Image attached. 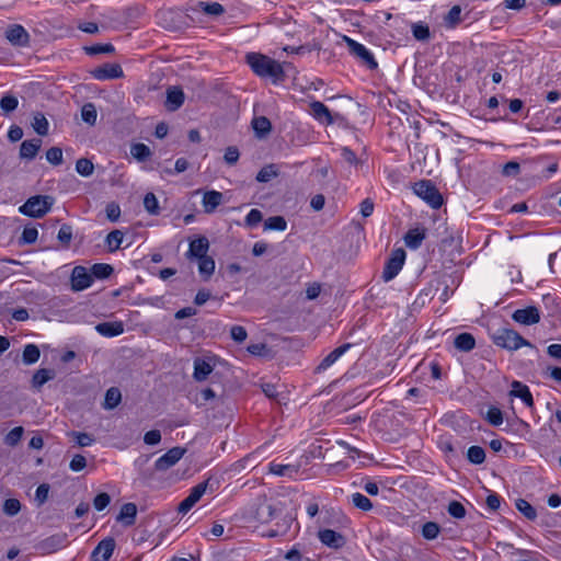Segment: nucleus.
Listing matches in <instances>:
<instances>
[{"label": "nucleus", "instance_id": "nucleus-1", "mask_svg": "<svg viewBox=\"0 0 561 561\" xmlns=\"http://www.w3.org/2000/svg\"><path fill=\"white\" fill-rule=\"evenodd\" d=\"M245 59L256 76L268 78L275 84L285 80L284 67L277 60L260 53H249Z\"/></svg>", "mask_w": 561, "mask_h": 561}, {"label": "nucleus", "instance_id": "nucleus-2", "mask_svg": "<svg viewBox=\"0 0 561 561\" xmlns=\"http://www.w3.org/2000/svg\"><path fill=\"white\" fill-rule=\"evenodd\" d=\"M492 341L496 346L508 351H516L522 346H533L516 331L508 328H500L492 334Z\"/></svg>", "mask_w": 561, "mask_h": 561}, {"label": "nucleus", "instance_id": "nucleus-3", "mask_svg": "<svg viewBox=\"0 0 561 561\" xmlns=\"http://www.w3.org/2000/svg\"><path fill=\"white\" fill-rule=\"evenodd\" d=\"M54 204V198L48 195H36L30 197L19 210L21 214L32 217L41 218L46 215Z\"/></svg>", "mask_w": 561, "mask_h": 561}, {"label": "nucleus", "instance_id": "nucleus-4", "mask_svg": "<svg viewBox=\"0 0 561 561\" xmlns=\"http://www.w3.org/2000/svg\"><path fill=\"white\" fill-rule=\"evenodd\" d=\"M413 192L434 209H438L443 205L442 194L430 180L416 182Z\"/></svg>", "mask_w": 561, "mask_h": 561}, {"label": "nucleus", "instance_id": "nucleus-5", "mask_svg": "<svg viewBox=\"0 0 561 561\" xmlns=\"http://www.w3.org/2000/svg\"><path fill=\"white\" fill-rule=\"evenodd\" d=\"M214 484H217V481H213L211 479H207L204 482L198 483L194 488L191 489L190 494L179 504L178 512L182 515H185L191 511V508L202 499V496L209 489L214 491Z\"/></svg>", "mask_w": 561, "mask_h": 561}, {"label": "nucleus", "instance_id": "nucleus-6", "mask_svg": "<svg viewBox=\"0 0 561 561\" xmlns=\"http://www.w3.org/2000/svg\"><path fill=\"white\" fill-rule=\"evenodd\" d=\"M343 41L345 42L350 54L357 58L360 64L365 65L370 70L377 69L378 62L369 49L346 35L343 36Z\"/></svg>", "mask_w": 561, "mask_h": 561}, {"label": "nucleus", "instance_id": "nucleus-7", "mask_svg": "<svg viewBox=\"0 0 561 561\" xmlns=\"http://www.w3.org/2000/svg\"><path fill=\"white\" fill-rule=\"evenodd\" d=\"M405 255V251L402 248H398L391 252L382 271L385 282H390L399 274L404 265Z\"/></svg>", "mask_w": 561, "mask_h": 561}, {"label": "nucleus", "instance_id": "nucleus-8", "mask_svg": "<svg viewBox=\"0 0 561 561\" xmlns=\"http://www.w3.org/2000/svg\"><path fill=\"white\" fill-rule=\"evenodd\" d=\"M70 282L71 289L73 291H81L89 288L92 285L93 276L87 267L78 265L75 266L71 272Z\"/></svg>", "mask_w": 561, "mask_h": 561}, {"label": "nucleus", "instance_id": "nucleus-9", "mask_svg": "<svg viewBox=\"0 0 561 561\" xmlns=\"http://www.w3.org/2000/svg\"><path fill=\"white\" fill-rule=\"evenodd\" d=\"M185 453L186 449L180 446L169 449L165 454H163L160 458L156 460V470L165 471L170 469L180 461V459L185 455Z\"/></svg>", "mask_w": 561, "mask_h": 561}, {"label": "nucleus", "instance_id": "nucleus-10", "mask_svg": "<svg viewBox=\"0 0 561 561\" xmlns=\"http://www.w3.org/2000/svg\"><path fill=\"white\" fill-rule=\"evenodd\" d=\"M91 76L96 80L105 81L123 78L124 71L118 64H104L94 68Z\"/></svg>", "mask_w": 561, "mask_h": 561}, {"label": "nucleus", "instance_id": "nucleus-11", "mask_svg": "<svg viewBox=\"0 0 561 561\" xmlns=\"http://www.w3.org/2000/svg\"><path fill=\"white\" fill-rule=\"evenodd\" d=\"M512 319L524 325L536 324L540 321V311L535 306L517 309L513 312Z\"/></svg>", "mask_w": 561, "mask_h": 561}, {"label": "nucleus", "instance_id": "nucleus-12", "mask_svg": "<svg viewBox=\"0 0 561 561\" xmlns=\"http://www.w3.org/2000/svg\"><path fill=\"white\" fill-rule=\"evenodd\" d=\"M5 38L18 47H26L30 44V34L20 24H14L5 31Z\"/></svg>", "mask_w": 561, "mask_h": 561}, {"label": "nucleus", "instance_id": "nucleus-13", "mask_svg": "<svg viewBox=\"0 0 561 561\" xmlns=\"http://www.w3.org/2000/svg\"><path fill=\"white\" fill-rule=\"evenodd\" d=\"M310 114L316 121L323 125H332L335 122V117L339 114L332 115L329 107L320 101H313L310 103Z\"/></svg>", "mask_w": 561, "mask_h": 561}, {"label": "nucleus", "instance_id": "nucleus-14", "mask_svg": "<svg viewBox=\"0 0 561 561\" xmlns=\"http://www.w3.org/2000/svg\"><path fill=\"white\" fill-rule=\"evenodd\" d=\"M115 546V539L112 537L101 540L92 551L91 557L93 561H108L114 552Z\"/></svg>", "mask_w": 561, "mask_h": 561}, {"label": "nucleus", "instance_id": "nucleus-15", "mask_svg": "<svg viewBox=\"0 0 561 561\" xmlns=\"http://www.w3.org/2000/svg\"><path fill=\"white\" fill-rule=\"evenodd\" d=\"M318 538L322 545L332 549H340L345 545L344 536L332 529L319 530Z\"/></svg>", "mask_w": 561, "mask_h": 561}, {"label": "nucleus", "instance_id": "nucleus-16", "mask_svg": "<svg viewBox=\"0 0 561 561\" xmlns=\"http://www.w3.org/2000/svg\"><path fill=\"white\" fill-rule=\"evenodd\" d=\"M352 347L351 343H345L332 352H330L316 367L314 373L320 374L331 367L342 355H344Z\"/></svg>", "mask_w": 561, "mask_h": 561}, {"label": "nucleus", "instance_id": "nucleus-17", "mask_svg": "<svg viewBox=\"0 0 561 561\" xmlns=\"http://www.w3.org/2000/svg\"><path fill=\"white\" fill-rule=\"evenodd\" d=\"M184 103V92L179 87H169L167 90L165 107L168 111L174 112Z\"/></svg>", "mask_w": 561, "mask_h": 561}, {"label": "nucleus", "instance_id": "nucleus-18", "mask_svg": "<svg viewBox=\"0 0 561 561\" xmlns=\"http://www.w3.org/2000/svg\"><path fill=\"white\" fill-rule=\"evenodd\" d=\"M95 331L105 337L118 336L124 332V323L122 321L101 322L95 325Z\"/></svg>", "mask_w": 561, "mask_h": 561}, {"label": "nucleus", "instance_id": "nucleus-19", "mask_svg": "<svg viewBox=\"0 0 561 561\" xmlns=\"http://www.w3.org/2000/svg\"><path fill=\"white\" fill-rule=\"evenodd\" d=\"M209 248V242L206 237H199L190 243V248L187 251L188 259H201L207 256V251Z\"/></svg>", "mask_w": 561, "mask_h": 561}, {"label": "nucleus", "instance_id": "nucleus-20", "mask_svg": "<svg viewBox=\"0 0 561 561\" xmlns=\"http://www.w3.org/2000/svg\"><path fill=\"white\" fill-rule=\"evenodd\" d=\"M510 396L519 398L529 408L534 405L533 394L528 386L522 383L520 381L515 380L512 382V390L510 391Z\"/></svg>", "mask_w": 561, "mask_h": 561}, {"label": "nucleus", "instance_id": "nucleus-21", "mask_svg": "<svg viewBox=\"0 0 561 561\" xmlns=\"http://www.w3.org/2000/svg\"><path fill=\"white\" fill-rule=\"evenodd\" d=\"M426 237L425 228L410 229L404 236V243L411 250H416L421 247Z\"/></svg>", "mask_w": 561, "mask_h": 561}, {"label": "nucleus", "instance_id": "nucleus-22", "mask_svg": "<svg viewBox=\"0 0 561 561\" xmlns=\"http://www.w3.org/2000/svg\"><path fill=\"white\" fill-rule=\"evenodd\" d=\"M222 193L218 191H207L203 196V207L206 214H211L222 203Z\"/></svg>", "mask_w": 561, "mask_h": 561}, {"label": "nucleus", "instance_id": "nucleus-23", "mask_svg": "<svg viewBox=\"0 0 561 561\" xmlns=\"http://www.w3.org/2000/svg\"><path fill=\"white\" fill-rule=\"evenodd\" d=\"M42 146V140L38 138L24 140L20 146V157L22 159L32 160L36 157Z\"/></svg>", "mask_w": 561, "mask_h": 561}, {"label": "nucleus", "instance_id": "nucleus-24", "mask_svg": "<svg viewBox=\"0 0 561 561\" xmlns=\"http://www.w3.org/2000/svg\"><path fill=\"white\" fill-rule=\"evenodd\" d=\"M137 506L134 503H126L121 507L117 520L125 526H133L136 520Z\"/></svg>", "mask_w": 561, "mask_h": 561}, {"label": "nucleus", "instance_id": "nucleus-25", "mask_svg": "<svg viewBox=\"0 0 561 561\" xmlns=\"http://www.w3.org/2000/svg\"><path fill=\"white\" fill-rule=\"evenodd\" d=\"M268 471L278 477L293 478L298 473V468L294 465H283L272 461L268 463Z\"/></svg>", "mask_w": 561, "mask_h": 561}, {"label": "nucleus", "instance_id": "nucleus-26", "mask_svg": "<svg viewBox=\"0 0 561 561\" xmlns=\"http://www.w3.org/2000/svg\"><path fill=\"white\" fill-rule=\"evenodd\" d=\"M454 346L460 352H470L476 347V340L471 333H460L454 340Z\"/></svg>", "mask_w": 561, "mask_h": 561}, {"label": "nucleus", "instance_id": "nucleus-27", "mask_svg": "<svg viewBox=\"0 0 561 561\" xmlns=\"http://www.w3.org/2000/svg\"><path fill=\"white\" fill-rule=\"evenodd\" d=\"M213 371V366L205 359L196 358L194 360L193 377L197 381H204Z\"/></svg>", "mask_w": 561, "mask_h": 561}, {"label": "nucleus", "instance_id": "nucleus-28", "mask_svg": "<svg viewBox=\"0 0 561 561\" xmlns=\"http://www.w3.org/2000/svg\"><path fill=\"white\" fill-rule=\"evenodd\" d=\"M122 401V393L117 387H111L106 390L104 402L102 404L105 410L115 409Z\"/></svg>", "mask_w": 561, "mask_h": 561}, {"label": "nucleus", "instance_id": "nucleus-29", "mask_svg": "<svg viewBox=\"0 0 561 561\" xmlns=\"http://www.w3.org/2000/svg\"><path fill=\"white\" fill-rule=\"evenodd\" d=\"M65 542H66V537L62 536V535H54V536H50L48 538H46L45 540H43L41 543H39V547L45 551V552H54L60 548H62L65 546Z\"/></svg>", "mask_w": 561, "mask_h": 561}, {"label": "nucleus", "instance_id": "nucleus-30", "mask_svg": "<svg viewBox=\"0 0 561 561\" xmlns=\"http://www.w3.org/2000/svg\"><path fill=\"white\" fill-rule=\"evenodd\" d=\"M252 127L257 137L263 138L267 134H270L272 129V124L270 119L265 116L254 117L252 121Z\"/></svg>", "mask_w": 561, "mask_h": 561}, {"label": "nucleus", "instance_id": "nucleus-31", "mask_svg": "<svg viewBox=\"0 0 561 561\" xmlns=\"http://www.w3.org/2000/svg\"><path fill=\"white\" fill-rule=\"evenodd\" d=\"M55 377V373L51 369L41 368L38 369L32 378V386L36 389H39L47 381L51 380Z\"/></svg>", "mask_w": 561, "mask_h": 561}, {"label": "nucleus", "instance_id": "nucleus-32", "mask_svg": "<svg viewBox=\"0 0 561 561\" xmlns=\"http://www.w3.org/2000/svg\"><path fill=\"white\" fill-rule=\"evenodd\" d=\"M130 154L138 162H145L151 157L152 152L147 145H145L142 142H137L130 147Z\"/></svg>", "mask_w": 561, "mask_h": 561}, {"label": "nucleus", "instance_id": "nucleus-33", "mask_svg": "<svg viewBox=\"0 0 561 561\" xmlns=\"http://www.w3.org/2000/svg\"><path fill=\"white\" fill-rule=\"evenodd\" d=\"M198 260V272L205 278L208 279L215 272V261L210 256H204Z\"/></svg>", "mask_w": 561, "mask_h": 561}, {"label": "nucleus", "instance_id": "nucleus-34", "mask_svg": "<svg viewBox=\"0 0 561 561\" xmlns=\"http://www.w3.org/2000/svg\"><path fill=\"white\" fill-rule=\"evenodd\" d=\"M113 266L106 263H95L91 267L93 279H106L113 274Z\"/></svg>", "mask_w": 561, "mask_h": 561}, {"label": "nucleus", "instance_id": "nucleus-35", "mask_svg": "<svg viewBox=\"0 0 561 561\" xmlns=\"http://www.w3.org/2000/svg\"><path fill=\"white\" fill-rule=\"evenodd\" d=\"M41 351L35 344L25 345L22 354L23 363L26 365H31L36 363L39 359Z\"/></svg>", "mask_w": 561, "mask_h": 561}, {"label": "nucleus", "instance_id": "nucleus-36", "mask_svg": "<svg viewBox=\"0 0 561 561\" xmlns=\"http://www.w3.org/2000/svg\"><path fill=\"white\" fill-rule=\"evenodd\" d=\"M124 239V233L121 230L111 231L105 239V243L110 252H115L119 249Z\"/></svg>", "mask_w": 561, "mask_h": 561}, {"label": "nucleus", "instance_id": "nucleus-37", "mask_svg": "<svg viewBox=\"0 0 561 561\" xmlns=\"http://www.w3.org/2000/svg\"><path fill=\"white\" fill-rule=\"evenodd\" d=\"M198 7L207 15L218 16L225 13V8L218 2L199 1Z\"/></svg>", "mask_w": 561, "mask_h": 561}, {"label": "nucleus", "instance_id": "nucleus-38", "mask_svg": "<svg viewBox=\"0 0 561 561\" xmlns=\"http://www.w3.org/2000/svg\"><path fill=\"white\" fill-rule=\"evenodd\" d=\"M274 516L275 508L271 504H261L256 508V519L262 524L268 523L274 518Z\"/></svg>", "mask_w": 561, "mask_h": 561}, {"label": "nucleus", "instance_id": "nucleus-39", "mask_svg": "<svg viewBox=\"0 0 561 561\" xmlns=\"http://www.w3.org/2000/svg\"><path fill=\"white\" fill-rule=\"evenodd\" d=\"M19 105V100L13 94H4L0 100V108L4 115L15 111Z\"/></svg>", "mask_w": 561, "mask_h": 561}, {"label": "nucleus", "instance_id": "nucleus-40", "mask_svg": "<svg viewBox=\"0 0 561 561\" xmlns=\"http://www.w3.org/2000/svg\"><path fill=\"white\" fill-rule=\"evenodd\" d=\"M32 127L39 136L48 134V121L42 113H36L33 117Z\"/></svg>", "mask_w": 561, "mask_h": 561}, {"label": "nucleus", "instance_id": "nucleus-41", "mask_svg": "<svg viewBox=\"0 0 561 561\" xmlns=\"http://www.w3.org/2000/svg\"><path fill=\"white\" fill-rule=\"evenodd\" d=\"M351 502L356 508L362 510L364 512H368L373 508L371 501L359 492L353 493L351 495Z\"/></svg>", "mask_w": 561, "mask_h": 561}, {"label": "nucleus", "instance_id": "nucleus-42", "mask_svg": "<svg viewBox=\"0 0 561 561\" xmlns=\"http://www.w3.org/2000/svg\"><path fill=\"white\" fill-rule=\"evenodd\" d=\"M98 112L93 103H85L81 108V118L90 126L96 123Z\"/></svg>", "mask_w": 561, "mask_h": 561}, {"label": "nucleus", "instance_id": "nucleus-43", "mask_svg": "<svg viewBox=\"0 0 561 561\" xmlns=\"http://www.w3.org/2000/svg\"><path fill=\"white\" fill-rule=\"evenodd\" d=\"M287 228V221L283 216H273L264 221V230L284 231Z\"/></svg>", "mask_w": 561, "mask_h": 561}, {"label": "nucleus", "instance_id": "nucleus-44", "mask_svg": "<svg viewBox=\"0 0 561 561\" xmlns=\"http://www.w3.org/2000/svg\"><path fill=\"white\" fill-rule=\"evenodd\" d=\"M278 175V171L274 164L263 167L256 174V181L261 183L270 182Z\"/></svg>", "mask_w": 561, "mask_h": 561}, {"label": "nucleus", "instance_id": "nucleus-45", "mask_svg": "<svg viewBox=\"0 0 561 561\" xmlns=\"http://www.w3.org/2000/svg\"><path fill=\"white\" fill-rule=\"evenodd\" d=\"M516 508L529 520H534L537 517L536 508L524 499L516 501Z\"/></svg>", "mask_w": 561, "mask_h": 561}, {"label": "nucleus", "instance_id": "nucleus-46", "mask_svg": "<svg viewBox=\"0 0 561 561\" xmlns=\"http://www.w3.org/2000/svg\"><path fill=\"white\" fill-rule=\"evenodd\" d=\"M468 460L474 465H481L485 460V451L480 446H471L467 451Z\"/></svg>", "mask_w": 561, "mask_h": 561}, {"label": "nucleus", "instance_id": "nucleus-47", "mask_svg": "<svg viewBox=\"0 0 561 561\" xmlns=\"http://www.w3.org/2000/svg\"><path fill=\"white\" fill-rule=\"evenodd\" d=\"M144 207L150 215H159V202L153 193H147L144 197Z\"/></svg>", "mask_w": 561, "mask_h": 561}, {"label": "nucleus", "instance_id": "nucleus-48", "mask_svg": "<svg viewBox=\"0 0 561 561\" xmlns=\"http://www.w3.org/2000/svg\"><path fill=\"white\" fill-rule=\"evenodd\" d=\"M76 171L82 176H90L94 171V165L91 160L80 158L76 162Z\"/></svg>", "mask_w": 561, "mask_h": 561}, {"label": "nucleus", "instance_id": "nucleus-49", "mask_svg": "<svg viewBox=\"0 0 561 561\" xmlns=\"http://www.w3.org/2000/svg\"><path fill=\"white\" fill-rule=\"evenodd\" d=\"M440 527L435 522H427L422 527V536L427 540H434L439 535Z\"/></svg>", "mask_w": 561, "mask_h": 561}, {"label": "nucleus", "instance_id": "nucleus-50", "mask_svg": "<svg viewBox=\"0 0 561 561\" xmlns=\"http://www.w3.org/2000/svg\"><path fill=\"white\" fill-rule=\"evenodd\" d=\"M23 433H24V428L22 426H16L14 428H12L4 437V444L10 446V447H14L16 446L22 436H23Z\"/></svg>", "mask_w": 561, "mask_h": 561}, {"label": "nucleus", "instance_id": "nucleus-51", "mask_svg": "<svg viewBox=\"0 0 561 561\" xmlns=\"http://www.w3.org/2000/svg\"><path fill=\"white\" fill-rule=\"evenodd\" d=\"M461 8L459 5H454L448 13L446 14L444 21L448 27H455L461 21Z\"/></svg>", "mask_w": 561, "mask_h": 561}, {"label": "nucleus", "instance_id": "nucleus-52", "mask_svg": "<svg viewBox=\"0 0 561 561\" xmlns=\"http://www.w3.org/2000/svg\"><path fill=\"white\" fill-rule=\"evenodd\" d=\"M115 50L112 44H95L92 46L84 47V51L90 55H99V54H111Z\"/></svg>", "mask_w": 561, "mask_h": 561}, {"label": "nucleus", "instance_id": "nucleus-53", "mask_svg": "<svg viewBox=\"0 0 561 561\" xmlns=\"http://www.w3.org/2000/svg\"><path fill=\"white\" fill-rule=\"evenodd\" d=\"M412 33L417 41H427L431 37L430 27L423 23H413Z\"/></svg>", "mask_w": 561, "mask_h": 561}, {"label": "nucleus", "instance_id": "nucleus-54", "mask_svg": "<svg viewBox=\"0 0 561 561\" xmlns=\"http://www.w3.org/2000/svg\"><path fill=\"white\" fill-rule=\"evenodd\" d=\"M57 239L65 248H68L72 240V227L64 224L58 231Z\"/></svg>", "mask_w": 561, "mask_h": 561}, {"label": "nucleus", "instance_id": "nucleus-55", "mask_svg": "<svg viewBox=\"0 0 561 561\" xmlns=\"http://www.w3.org/2000/svg\"><path fill=\"white\" fill-rule=\"evenodd\" d=\"M69 435L75 439L77 445L80 447H88L94 443L93 436L88 433L71 432Z\"/></svg>", "mask_w": 561, "mask_h": 561}, {"label": "nucleus", "instance_id": "nucleus-56", "mask_svg": "<svg viewBox=\"0 0 561 561\" xmlns=\"http://www.w3.org/2000/svg\"><path fill=\"white\" fill-rule=\"evenodd\" d=\"M38 231L35 227H25L19 240L20 244H32L37 240Z\"/></svg>", "mask_w": 561, "mask_h": 561}, {"label": "nucleus", "instance_id": "nucleus-57", "mask_svg": "<svg viewBox=\"0 0 561 561\" xmlns=\"http://www.w3.org/2000/svg\"><path fill=\"white\" fill-rule=\"evenodd\" d=\"M21 511V503L16 499H8L3 503V513L7 516H15Z\"/></svg>", "mask_w": 561, "mask_h": 561}, {"label": "nucleus", "instance_id": "nucleus-58", "mask_svg": "<svg viewBox=\"0 0 561 561\" xmlns=\"http://www.w3.org/2000/svg\"><path fill=\"white\" fill-rule=\"evenodd\" d=\"M486 421L493 426H500L503 423V413L496 407L489 408L486 412Z\"/></svg>", "mask_w": 561, "mask_h": 561}, {"label": "nucleus", "instance_id": "nucleus-59", "mask_svg": "<svg viewBox=\"0 0 561 561\" xmlns=\"http://www.w3.org/2000/svg\"><path fill=\"white\" fill-rule=\"evenodd\" d=\"M447 512L450 516L457 519H461L466 516L465 506L458 501H451L448 504Z\"/></svg>", "mask_w": 561, "mask_h": 561}, {"label": "nucleus", "instance_id": "nucleus-60", "mask_svg": "<svg viewBox=\"0 0 561 561\" xmlns=\"http://www.w3.org/2000/svg\"><path fill=\"white\" fill-rule=\"evenodd\" d=\"M46 159L54 165L62 163V150L59 147H51L46 151Z\"/></svg>", "mask_w": 561, "mask_h": 561}, {"label": "nucleus", "instance_id": "nucleus-61", "mask_svg": "<svg viewBox=\"0 0 561 561\" xmlns=\"http://www.w3.org/2000/svg\"><path fill=\"white\" fill-rule=\"evenodd\" d=\"M87 467V459L83 455L77 454L69 463V469L73 472H80Z\"/></svg>", "mask_w": 561, "mask_h": 561}, {"label": "nucleus", "instance_id": "nucleus-62", "mask_svg": "<svg viewBox=\"0 0 561 561\" xmlns=\"http://www.w3.org/2000/svg\"><path fill=\"white\" fill-rule=\"evenodd\" d=\"M263 219V215L259 209H251L245 216V225L250 228L257 226Z\"/></svg>", "mask_w": 561, "mask_h": 561}, {"label": "nucleus", "instance_id": "nucleus-63", "mask_svg": "<svg viewBox=\"0 0 561 561\" xmlns=\"http://www.w3.org/2000/svg\"><path fill=\"white\" fill-rule=\"evenodd\" d=\"M110 503L111 496L105 492L99 493L93 500V506L99 512L105 510Z\"/></svg>", "mask_w": 561, "mask_h": 561}, {"label": "nucleus", "instance_id": "nucleus-64", "mask_svg": "<svg viewBox=\"0 0 561 561\" xmlns=\"http://www.w3.org/2000/svg\"><path fill=\"white\" fill-rule=\"evenodd\" d=\"M542 375L546 378H550L553 381L561 383V367L549 365L542 370Z\"/></svg>", "mask_w": 561, "mask_h": 561}]
</instances>
